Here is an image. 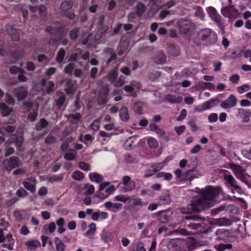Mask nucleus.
Returning a JSON list of instances; mask_svg holds the SVG:
<instances>
[{
	"label": "nucleus",
	"mask_w": 251,
	"mask_h": 251,
	"mask_svg": "<svg viewBox=\"0 0 251 251\" xmlns=\"http://www.w3.org/2000/svg\"><path fill=\"white\" fill-rule=\"evenodd\" d=\"M222 193V190L219 187L207 186L201 190L200 195L193 198L186 208H181L180 212L185 214L199 213L213 206L216 197Z\"/></svg>",
	"instance_id": "nucleus-1"
},
{
	"label": "nucleus",
	"mask_w": 251,
	"mask_h": 251,
	"mask_svg": "<svg viewBox=\"0 0 251 251\" xmlns=\"http://www.w3.org/2000/svg\"><path fill=\"white\" fill-rule=\"evenodd\" d=\"M45 31L55 36L53 39L54 42H59L63 46L68 44L69 41L66 37L65 27L62 23L58 21L52 23L47 27Z\"/></svg>",
	"instance_id": "nucleus-2"
},
{
	"label": "nucleus",
	"mask_w": 251,
	"mask_h": 251,
	"mask_svg": "<svg viewBox=\"0 0 251 251\" xmlns=\"http://www.w3.org/2000/svg\"><path fill=\"white\" fill-rule=\"evenodd\" d=\"M189 215L182 216L181 223L185 228L191 230H198L202 227V224L200 222H202L205 220L204 217L197 214H189Z\"/></svg>",
	"instance_id": "nucleus-3"
},
{
	"label": "nucleus",
	"mask_w": 251,
	"mask_h": 251,
	"mask_svg": "<svg viewBox=\"0 0 251 251\" xmlns=\"http://www.w3.org/2000/svg\"><path fill=\"white\" fill-rule=\"evenodd\" d=\"M196 39L206 45L215 44L218 40L216 32L210 28H203L197 33Z\"/></svg>",
	"instance_id": "nucleus-4"
},
{
	"label": "nucleus",
	"mask_w": 251,
	"mask_h": 251,
	"mask_svg": "<svg viewBox=\"0 0 251 251\" xmlns=\"http://www.w3.org/2000/svg\"><path fill=\"white\" fill-rule=\"evenodd\" d=\"M186 240L179 238H175L170 240L167 243V247L171 251H180L185 250Z\"/></svg>",
	"instance_id": "nucleus-5"
},
{
	"label": "nucleus",
	"mask_w": 251,
	"mask_h": 251,
	"mask_svg": "<svg viewBox=\"0 0 251 251\" xmlns=\"http://www.w3.org/2000/svg\"><path fill=\"white\" fill-rule=\"evenodd\" d=\"M97 102L99 105L105 104L108 101L109 89L107 86L103 85L99 90Z\"/></svg>",
	"instance_id": "nucleus-6"
},
{
	"label": "nucleus",
	"mask_w": 251,
	"mask_h": 251,
	"mask_svg": "<svg viewBox=\"0 0 251 251\" xmlns=\"http://www.w3.org/2000/svg\"><path fill=\"white\" fill-rule=\"evenodd\" d=\"M221 12L224 17H228L230 20L237 18L238 15V10L232 5H229L223 8Z\"/></svg>",
	"instance_id": "nucleus-7"
},
{
	"label": "nucleus",
	"mask_w": 251,
	"mask_h": 251,
	"mask_svg": "<svg viewBox=\"0 0 251 251\" xmlns=\"http://www.w3.org/2000/svg\"><path fill=\"white\" fill-rule=\"evenodd\" d=\"M209 17L219 26H223V20L222 17L218 13L216 9L212 6H209L206 8Z\"/></svg>",
	"instance_id": "nucleus-8"
},
{
	"label": "nucleus",
	"mask_w": 251,
	"mask_h": 251,
	"mask_svg": "<svg viewBox=\"0 0 251 251\" xmlns=\"http://www.w3.org/2000/svg\"><path fill=\"white\" fill-rule=\"evenodd\" d=\"M13 94L19 101L25 99L28 95L27 87L25 86H20L13 89Z\"/></svg>",
	"instance_id": "nucleus-9"
},
{
	"label": "nucleus",
	"mask_w": 251,
	"mask_h": 251,
	"mask_svg": "<svg viewBox=\"0 0 251 251\" xmlns=\"http://www.w3.org/2000/svg\"><path fill=\"white\" fill-rule=\"evenodd\" d=\"M192 23L186 19L179 20L178 22V25L181 34H187L190 31L192 27Z\"/></svg>",
	"instance_id": "nucleus-10"
},
{
	"label": "nucleus",
	"mask_w": 251,
	"mask_h": 251,
	"mask_svg": "<svg viewBox=\"0 0 251 251\" xmlns=\"http://www.w3.org/2000/svg\"><path fill=\"white\" fill-rule=\"evenodd\" d=\"M237 99L233 95H230L225 100L221 102L220 106L224 109H230L237 104Z\"/></svg>",
	"instance_id": "nucleus-11"
},
{
	"label": "nucleus",
	"mask_w": 251,
	"mask_h": 251,
	"mask_svg": "<svg viewBox=\"0 0 251 251\" xmlns=\"http://www.w3.org/2000/svg\"><path fill=\"white\" fill-rule=\"evenodd\" d=\"M156 215L159 217L158 220L159 222L165 224L170 221L173 215V212L169 210H166L158 212Z\"/></svg>",
	"instance_id": "nucleus-12"
},
{
	"label": "nucleus",
	"mask_w": 251,
	"mask_h": 251,
	"mask_svg": "<svg viewBox=\"0 0 251 251\" xmlns=\"http://www.w3.org/2000/svg\"><path fill=\"white\" fill-rule=\"evenodd\" d=\"M219 102L220 100L218 99H211L199 106V107H198V110L199 111H205L217 105L218 103Z\"/></svg>",
	"instance_id": "nucleus-13"
},
{
	"label": "nucleus",
	"mask_w": 251,
	"mask_h": 251,
	"mask_svg": "<svg viewBox=\"0 0 251 251\" xmlns=\"http://www.w3.org/2000/svg\"><path fill=\"white\" fill-rule=\"evenodd\" d=\"M225 180L226 181L228 187L238 190H241V188L238 185L235 179L231 175H225Z\"/></svg>",
	"instance_id": "nucleus-14"
},
{
	"label": "nucleus",
	"mask_w": 251,
	"mask_h": 251,
	"mask_svg": "<svg viewBox=\"0 0 251 251\" xmlns=\"http://www.w3.org/2000/svg\"><path fill=\"white\" fill-rule=\"evenodd\" d=\"M235 208V206L232 204H229L224 203L221 205L219 207L212 209L211 210V214L213 216H215L218 214L219 212L223 210H227L228 209L230 210Z\"/></svg>",
	"instance_id": "nucleus-15"
},
{
	"label": "nucleus",
	"mask_w": 251,
	"mask_h": 251,
	"mask_svg": "<svg viewBox=\"0 0 251 251\" xmlns=\"http://www.w3.org/2000/svg\"><path fill=\"white\" fill-rule=\"evenodd\" d=\"M104 205L107 209L110 210L114 213L120 210L122 207V204L120 203H113L111 201L105 202Z\"/></svg>",
	"instance_id": "nucleus-16"
},
{
	"label": "nucleus",
	"mask_w": 251,
	"mask_h": 251,
	"mask_svg": "<svg viewBox=\"0 0 251 251\" xmlns=\"http://www.w3.org/2000/svg\"><path fill=\"white\" fill-rule=\"evenodd\" d=\"M21 164L20 158L17 156H11L8 159V165L10 170L18 167Z\"/></svg>",
	"instance_id": "nucleus-17"
},
{
	"label": "nucleus",
	"mask_w": 251,
	"mask_h": 251,
	"mask_svg": "<svg viewBox=\"0 0 251 251\" xmlns=\"http://www.w3.org/2000/svg\"><path fill=\"white\" fill-rule=\"evenodd\" d=\"M57 98L55 99L56 105L57 109H60L64 105L66 100V96L62 92H58L56 93Z\"/></svg>",
	"instance_id": "nucleus-18"
},
{
	"label": "nucleus",
	"mask_w": 251,
	"mask_h": 251,
	"mask_svg": "<svg viewBox=\"0 0 251 251\" xmlns=\"http://www.w3.org/2000/svg\"><path fill=\"white\" fill-rule=\"evenodd\" d=\"M115 190V187L113 185H111L106 188L104 194L103 192H98V196L100 199H104L107 198L108 196L111 195Z\"/></svg>",
	"instance_id": "nucleus-19"
},
{
	"label": "nucleus",
	"mask_w": 251,
	"mask_h": 251,
	"mask_svg": "<svg viewBox=\"0 0 251 251\" xmlns=\"http://www.w3.org/2000/svg\"><path fill=\"white\" fill-rule=\"evenodd\" d=\"M74 2L72 0H66L63 1L61 5L60 8L63 13L68 11L71 9L73 6Z\"/></svg>",
	"instance_id": "nucleus-20"
},
{
	"label": "nucleus",
	"mask_w": 251,
	"mask_h": 251,
	"mask_svg": "<svg viewBox=\"0 0 251 251\" xmlns=\"http://www.w3.org/2000/svg\"><path fill=\"white\" fill-rule=\"evenodd\" d=\"M153 59L155 63L157 64H163L165 63L166 57L163 52L159 51L156 53Z\"/></svg>",
	"instance_id": "nucleus-21"
},
{
	"label": "nucleus",
	"mask_w": 251,
	"mask_h": 251,
	"mask_svg": "<svg viewBox=\"0 0 251 251\" xmlns=\"http://www.w3.org/2000/svg\"><path fill=\"white\" fill-rule=\"evenodd\" d=\"M201 245L199 244L194 239H192L191 242H187L186 241V245H185L184 251H192L194 250L197 247L201 246Z\"/></svg>",
	"instance_id": "nucleus-22"
},
{
	"label": "nucleus",
	"mask_w": 251,
	"mask_h": 251,
	"mask_svg": "<svg viewBox=\"0 0 251 251\" xmlns=\"http://www.w3.org/2000/svg\"><path fill=\"white\" fill-rule=\"evenodd\" d=\"M196 175L195 169L189 170L182 174V181L191 180Z\"/></svg>",
	"instance_id": "nucleus-23"
},
{
	"label": "nucleus",
	"mask_w": 251,
	"mask_h": 251,
	"mask_svg": "<svg viewBox=\"0 0 251 251\" xmlns=\"http://www.w3.org/2000/svg\"><path fill=\"white\" fill-rule=\"evenodd\" d=\"M120 118L122 121L126 122L128 121L129 116L128 109L126 107L123 106L119 110Z\"/></svg>",
	"instance_id": "nucleus-24"
},
{
	"label": "nucleus",
	"mask_w": 251,
	"mask_h": 251,
	"mask_svg": "<svg viewBox=\"0 0 251 251\" xmlns=\"http://www.w3.org/2000/svg\"><path fill=\"white\" fill-rule=\"evenodd\" d=\"M138 136H131L127 139L125 142V146L128 148H131L135 146L137 143V139Z\"/></svg>",
	"instance_id": "nucleus-25"
},
{
	"label": "nucleus",
	"mask_w": 251,
	"mask_h": 251,
	"mask_svg": "<svg viewBox=\"0 0 251 251\" xmlns=\"http://www.w3.org/2000/svg\"><path fill=\"white\" fill-rule=\"evenodd\" d=\"M118 75V67L110 71L107 75V79L111 83L115 82Z\"/></svg>",
	"instance_id": "nucleus-26"
},
{
	"label": "nucleus",
	"mask_w": 251,
	"mask_h": 251,
	"mask_svg": "<svg viewBox=\"0 0 251 251\" xmlns=\"http://www.w3.org/2000/svg\"><path fill=\"white\" fill-rule=\"evenodd\" d=\"M238 114L243 115L244 116L242 122L244 123H248L250 121L251 116V112L249 110H245L242 108H239L238 109Z\"/></svg>",
	"instance_id": "nucleus-27"
},
{
	"label": "nucleus",
	"mask_w": 251,
	"mask_h": 251,
	"mask_svg": "<svg viewBox=\"0 0 251 251\" xmlns=\"http://www.w3.org/2000/svg\"><path fill=\"white\" fill-rule=\"evenodd\" d=\"M65 54V50L63 48L60 49L56 54L55 57L56 61L59 64L62 63L63 62Z\"/></svg>",
	"instance_id": "nucleus-28"
},
{
	"label": "nucleus",
	"mask_w": 251,
	"mask_h": 251,
	"mask_svg": "<svg viewBox=\"0 0 251 251\" xmlns=\"http://www.w3.org/2000/svg\"><path fill=\"white\" fill-rule=\"evenodd\" d=\"M79 32V29L78 27H75L72 29L69 32V38L73 42L76 40Z\"/></svg>",
	"instance_id": "nucleus-29"
},
{
	"label": "nucleus",
	"mask_w": 251,
	"mask_h": 251,
	"mask_svg": "<svg viewBox=\"0 0 251 251\" xmlns=\"http://www.w3.org/2000/svg\"><path fill=\"white\" fill-rule=\"evenodd\" d=\"M136 14L137 16L138 17H140L145 11L146 7L143 3L138 2L136 6Z\"/></svg>",
	"instance_id": "nucleus-30"
},
{
	"label": "nucleus",
	"mask_w": 251,
	"mask_h": 251,
	"mask_svg": "<svg viewBox=\"0 0 251 251\" xmlns=\"http://www.w3.org/2000/svg\"><path fill=\"white\" fill-rule=\"evenodd\" d=\"M49 125V122L44 118H41L39 122L37 123L35 129L37 131H40L44 128H45Z\"/></svg>",
	"instance_id": "nucleus-31"
},
{
	"label": "nucleus",
	"mask_w": 251,
	"mask_h": 251,
	"mask_svg": "<svg viewBox=\"0 0 251 251\" xmlns=\"http://www.w3.org/2000/svg\"><path fill=\"white\" fill-rule=\"evenodd\" d=\"M16 129L15 126H10L8 125H4V123L2 124V126L0 128V133H2L3 131H6L8 133H13Z\"/></svg>",
	"instance_id": "nucleus-32"
},
{
	"label": "nucleus",
	"mask_w": 251,
	"mask_h": 251,
	"mask_svg": "<svg viewBox=\"0 0 251 251\" xmlns=\"http://www.w3.org/2000/svg\"><path fill=\"white\" fill-rule=\"evenodd\" d=\"M89 176L91 181H96L97 183H100L103 180L102 176L96 173L89 174Z\"/></svg>",
	"instance_id": "nucleus-33"
},
{
	"label": "nucleus",
	"mask_w": 251,
	"mask_h": 251,
	"mask_svg": "<svg viewBox=\"0 0 251 251\" xmlns=\"http://www.w3.org/2000/svg\"><path fill=\"white\" fill-rule=\"evenodd\" d=\"M231 221L226 218L218 219L216 221V224L220 226H228L231 225Z\"/></svg>",
	"instance_id": "nucleus-34"
},
{
	"label": "nucleus",
	"mask_w": 251,
	"mask_h": 251,
	"mask_svg": "<svg viewBox=\"0 0 251 251\" xmlns=\"http://www.w3.org/2000/svg\"><path fill=\"white\" fill-rule=\"evenodd\" d=\"M173 234H177L183 236H187L190 235V232L187 231L185 228H178L174 229L172 231Z\"/></svg>",
	"instance_id": "nucleus-35"
},
{
	"label": "nucleus",
	"mask_w": 251,
	"mask_h": 251,
	"mask_svg": "<svg viewBox=\"0 0 251 251\" xmlns=\"http://www.w3.org/2000/svg\"><path fill=\"white\" fill-rule=\"evenodd\" d=\"M132 109L135 113L141 114L143 110V103L141 102H135L132 107Z\"/></svg>",
	"instance_id": "nucleus-36"
},
{
	"label": "nucleus",
	"mask_w": 251,
	"mask_h": 251,
	"mask_svg": "<svg viewBox=\"0 0 251 251\" xmlns=\"http://www.w3.org/2000/svg\"><path fill=\"white\" fill-rule=\"evenodd\" d=\"M84 190H85L84 192L85 195H92L94 192L95 187L90 183H86L84 185Z\"/></svg>",
	"instance_id": "nucleus-37"
},
{
	"label": "nucleus",
	"mask_w": 251,
	"mask_h": 251,
	"mask_svg": "<svg viewBox=\"0 0 251 251\" xmlns=\"http://www.w3.org/2000/svg\"><path fill=\"white\" fill-rule=\"evenodd\" d=\"M159 201V204L164 205V204H168L171 202V199L170 198V196L168 194H165L163 196H161L160 198Z\"/></svg>",
	"instance_id": "nucleus-38"
},
{
	"label": "nucleus",
	"mask_w": 251,
	"mask_h": 251,
	"mask_svg": "<svg viewBox=\"0 0 251 251\" xmlns=\"http://www.w3.org/2000/svg\"><path fill=\"white\" fill-rule=\"evenodd\" d=\"M129 202L132 206H140L142 205L141 200L135 196H133L132 198L129 199Z\"/></svg>",
	"instance_id": "nucleus-39"
},
{
	"label": "nucleus",
	"mask_w": 251,
	"mask_h": 251,
	"mask_svg": "<svg viewBox=\"0 0 251 251\" xmlns=\"http://www.w3.org/2000/svg\"><path fill=\"white\" fill-rule=\"evenodd\" d=\"M72 177L75 180L80 181L83 179L84 175L79 171H75L72 174Z\"/></svg>",
	"instance_id": "nucleus-40"
},
{
	"label": "nucleus",
	"mask_w": 251,
	"mask_h": 251,
	"mask_svg": "<svg viewBox=\"0 0 251 251\" xmlns=\"http://www.w3.org/2000/svg\"><path fill=\"white\" fill-rule=\"evenodd\" d=\"M23 185L25 188L30 191L31 193H34L35 191V185L29 182L24 181L23 182Z\"/></svg>",
	"instance_id": "nucleus-41"
},
{
	"label": "nucleus",
	"mask_w": 251,
	"mask_h": 251,
	"mask_svg": "<svg viewBox=\"0 0 251 251\" xmlns=\"http://www.w3.org/2000/svg\"><path fill=\"white\" fill-rule=\"evenodd\" d=\"M26 245L30 250H34L40 245V243L37 240H32L26 242Z\"/></svg>",
	"instance_id": "nucleus-42"
},
{
	"label": "nucleus",
	"mask_w": 251,
	"mask_h": 251,
	"mask_svg": "<svg viewBox=\"0 0 251 251\" xmlns=\"http://www.w3.org/2000/svg\"><path fill=\"white\" fill-rule=\"evenodd\" d=\"M229 167L234 172V175H235L237 173H241L243 169L241 166L236 165L234 163H230Z\"/></svg>",
	"instance_id": "nucleus-43"
},
{
	"label": "nucleus",
	"mask_w": 251,
	"mask_h": 251,
	"mask_svg": "<svg viewBox=\"0 0 251 251\" xmlns=\"http://www.w3.org/2000/svg\"><path fill=\"white\" fill-rule=\"evenodd\" d=\"M96 229V226L95 223H91L89 225V229L85 232L86 236L92 235L95 234Z\"/></svg>",
	"instance_id": "nucleus-44"
},
{
	"label": "nucleus",
	"mask_w": 251,
	"mask_h": 251,
	"mask_svg": "<svg viewBox=\"0 0 251 251\" xmlns=\"http://www.w3.org/2000/svg\"><path fill=\"white\" fill-rule=\"evenodd\" d=\"M5 29L6 32L10 36L13 35L14 33L17 32V30L13 27V25L10 24H7L5 25Z\"/></svg>",
	"instance_id": "nucleus-45"
},
{
	"label": "nucleus",
	"mask_w": 251,
	"mask_h": 251,
	"mask_svg": "<svg viewBox=\"0 0 251 251\" xmlns=\"http://www.w3.org/2000/svg\"><path fill=\"white\" fill-rule=\"evenodd\" d=\"M168 52L170 54L174 56H177L179 54L178 49L174 46H171L168 48Z\"/></svg>",
	"instance_id": "nucleus-46"
},
{
	"label": "nucleus",
	"mask_w": 251,
	"mask_h": 251,
	"mask_svg": "<svg viewBox=\"0 0 251 251\" xmlns=\"http://www.w3.org/2000/svg\"><path fill=\"white\" fill-rule=\"evenodd\" d=\"M56 228L55 224L54 222H51L49 225H46L43 227V229L47 231V230H49V232L50 233H52L54 232Z\"/></svg>",
	"instance_id": "nucleus-47"
},
{
	"label": "nucleus",
	"mask_w": 251,
	"mask_h": 251,
	"mask_svg": "<svg viewBox=\"0 0 251 251\" xmlns=\"http://www.w3.org/2000/svg\"><path fill=\"white\" fill-rule=\"evenodd\" d=\"M188 125L190 127L191 130L193 132L196 131L198 129V127L196 125V118L191 119L188 121Z\"/></svg>",
	"instance_id": "nucleus-48"
},
{
	"label": "nucleus",
	"mask_w": 251,
	"mask_h": 251,
	"mask_svg": "<svg viewBox=\"0 0 251 251\" xmlns=\"http://www.w3.org/2000/svg\"><path fill=\"white\" fill-rule=\"evenodd\" d=\"M158 172V169L156 168H151L148 169L146 171L144 175L145 177H149L150 176H152L154 174H155L156 173Z\"/></svg>",
	"instance_id": "nucleus-49"
},
{
	"label": "nucleus",
	"mask_w": 251,
	"mask_h": 251,
	"mask_svg": "<svg viewBox=\"0 0 251 251\" xmlns=\"http://www.w3.org/2000/svg\"><path fill=\"white\" fill-rule=\"evenodd\" d=\"M54 91V83L52 81H49L48 82V85L46 88V92L50 94Z\"/></svg>",
	"instance_id": "nucleus-50"
},
{
	"label": "nucleus",
	"mask_w": 251,
	"mask_h": 251,
	"mask_svg": "<svg viewBox=\"0 0 251 251\" xmlns=\"http://www.w3.org/2000/svg\"><path fill=\"white\" fill-rule=\"evenodd\" d=\"M100 119L93 121V122L90 125L91 129L94 131H98L100 128Z\"/></svg>",
	"instance_id": "nucleus-51"
},
{
	"label": "nucleus",
	"mask_w": 251,
	"mask_h": 251,
	"mask_svg": "<svg viewBox=\"0 0 251 251\" xmlns=\"http://www.w3.org/2000/svg\"><path fill=\"white\" fill-rule=\"evenodd\" d=\"M148 145L152 149H155L158 146V143L153 138H150L148 140Z\"/></svg>",
	"instance_id": "nucleus-52"
},
{
	"label": "nucleus",
	"mask_w": 251,
	"mask_h": 251,
	"mask_svg": "<svg viewBox=\"0 0 251 251\" xmlns=\"http://www.w3.org/2000/svg\"><path fill=\"white\" fill-rule=\"evenodd\" d=\"M74 65H75L74 63H70L66 65L64 69V73L67 74H72V72L74 69Z\"/></svg>",
	"instance_id": "nucleus-53"
},
{
	"label": "nucleus",
	"mask_w": 251,
	"mask_h": 251,
	"mask_svg": "<svg viewBox=\"0 0 251 251\" xmlns=\"http://www.w3.org/2000/svg\"><path fill=\"white\" fill-rule=\"evenodd\" d=\"M56 138L53 136L49 134L45 139V142L47 145L52 144L55 142Z\"/></svg>",
	"instance_id": "nucleus-54"
},
{
	"label": "nucleus",
	"mask_w": 251,
	"mask_h": 251,
	"mask_svg": "<svg viewBox=\"0 0 251 251\" xmlns=\"http://www.w3.org/2000/svg\"><path fill=\"white\" fill-rule=\"evenodd\" d=\"M195 15L201 19H203L204 17V15L202 8L199 6L196 7L195 9Z\"/></svg>",
	"instance_id": "nucleus-55"
},
{
	"label": "nucleus",
	"mask_w": 251,
	"mask_h": 251,
	"mask_svg": "<svg viewBox=\"0 0 251 251\" xmlns=\"http://www.w3.org/2000/svg\"><path fill=\"white\" fill-rule=\"evenodd\" d=\"M238 92L242 94L244 92L249 91L251 89V86L249 84H244L237 87Z\"/></svg>",
	"instance_id": "nucleus-56"
},
{
	"label": "nucleus",
	"mask_w": 251,
	"mask_h": 251,
	"mask_svg": "<svg viewBox=\"0 0 251 251\" xmlns=\"http://www.w3.org/2000/svg\"><path fill=\"white\" fill-rule=\"evenodd\" d=\"M4 156L8 157L9 155L14 153L15 150L12 147L6 146L4 149Z\"/></svg>",
	"instance_id": "nucleus-57"
},
{
	"label": "nucleus",
	"mask_w": 251,
	"mask_h": 251,
	"mask_svg": "<svg viewBox=\"0 0 251 251\" xmlns=\"http://www.w3.org/2000/svg\"><path fill=\"white\" fill-rule=\"evenodd\" d=\"M115 86L116 87H121L123 86L125 83V78L123 76H120L118 79L115 81Z\"/></svg>",
	"instance_id": "nucleus-58"
},
{
	"label": "nucleus",
	"mask_w": 251,
	"mask_h": 251,
	"mask_svg": "<svg viewBox=\"0 0 251 251\" xmlns=\"http://www.w3.org/2000/svg\"><path fill=\"white\" fill-rule=\"evenodd\" d=\"M55 248L57 251H64L65 245L62 241H59L58 243L55 244Z\"/></svg>",
	"instance_id": "nucleus-59"
},
{
	"label": "nucleus",
	"mask_w": 251,
	"mask_h": 251,
	"mask_svg": "<svg viewBox=\"0 0 251 251\" xmlns=\"http://www.w3.org/2000/svg\"><path fill=\"white\" fill-rule=\"evenodd\" d=\"M79 167L82 170L88 171L90 170V165L84 162H80L79 163Z\"/></svg>",
	"instance_id": "nucleus-60"
},
{
	"label": "nucleus",
	"mask_w": 251,
	"mask_h": 251,
	"mask_svg": "<svg viewBox=\"0 0 251 251\" xmlns=\"http://www.w3.org/2000/svg\"><path fill=\"white\" fill-rule=\"evenodd\" d=\"M12 55L17 59H20L23 57V51L18 50L14 51L12 53Z\"/></svg>",
	"instance_id": "nucleus-61"
},
{
	"label": "nucleus",
	"mask_w": 251,
	"mask_h": 251,
	"mask_svg": "<svg viewBox=\"0 0 251 251\" xmlns=\"http://www.w3.org/2000/svg\"><path fill=\"white\" fill-rule=\"evenodd\" d=\"M126 187V191H131L133 190L135 187V182L133 181H130L128 183H127Z\"/></svg>",
	"instance_id": "nucleus-62"
},
{
	"label": "nucleus",
	"mask_w": 251,
	"mask_h": 251,
	"mask_svg": "<svg viewBox=\"0 0 251 251\" xmlns=\"http://www.w3.org/2000/svg\"><path fill=\"white\" fill-rule=\"evenodd\" d=\"M70 20H73L75 17V15L73 11H67L62 14Z\"/></svg>",
	"instance_id": "nucleus-63"
},
{
	"label": "nucleus",
	"mask_w": 251,
	"mask_h": 251,
	"mask_svg": "<svg viewBox=\"0 0 251 251\" xmlns=\"http://www.w3.org/2000/svg\"><path fill=\"white\" fill-rule=\"evenodd\" d=\"M5 102L9 104H14L15 103V100L11 95L8 94H5Z\"/></svg>",
	"instance_id": "nucleus-64"
}]
</instances>
